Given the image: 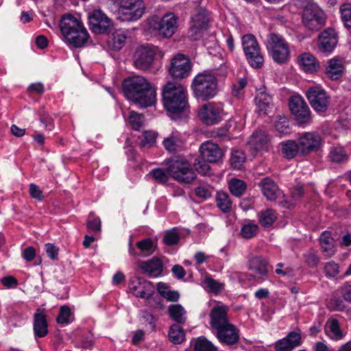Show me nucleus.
Segmentation results:
<instances>
[{
	"label": "nucleus",
	"mask_w": 351,
	"mask_h": 351,
	"mask_svg": "<svg viewBox=\"0 0 351 351\" xmlns=\"http://www.w3.org/2000/svg\"><path fill=\"white\" fill-rule=\"evenodd\" d=\"M123 87L127 98L141 107L147 108L154 104L156 92L144 77L141 75L130 77L124 80Z\"/></svg>",
	"instance_id": "obj_1"
},
{
	"label": "nucleus",
	"mask_w": 351,
	"mask_h": 351,
	"mask_svg": "<svg viewBox=\"0 0 351 351\" xmlns=\"http://www.w3.org/2000/svg\"><path fill=\"white\" fill-rule=\"evenodd\" d=\"M60 29L68 43L75 48L83 47L89 38L82 22L70 14L62 17Z\"/></svg>",
	"instance_id": "obj_2"
},
{
	"label": "nucleus",
	"mask_w": 351,
	"mask_h": 351,
	"mask_svg": "<svg viewBox=\"0 0 351 351\" xmlns=\"http://www.w3.org/2000/svg\"><path fill=\"white\" fill-rule=\"evenodd\" d=\"M165 109L171 113H180L188 104L186 88L179 83L168 82L162 89Z\"/></svg>",
	"instance_id": "obj_3"
},
{
	"label": "nucleus",
	"mask_w": 351,
	"mask_h": 351,
	"mask_svg": "<svg viewBox=\"0 0 351 351\" xmlns=\"http://www.w3.org/2000/svg\"><path fill=\"white\" fill-rule=\"evenodd\" d=\"M192 89L196 98L202 101L209 100L218 92L217 77L208 72L199 73L193 79Z\"/></svg>",
	"instance_id": "obj_4"
},
{
	"label": "nucleus",
	"mask_w": 351,
	"mask_h": 351,
	"mask_svg": "<svg viewBox=\"0 0 351 351\" xmlns=\"http://www.w3.org/2000/svg\"><path fill=\"white\" fill-rule=\"evenodd\" d=\"M167 165L169 174L180 182L189 184L196 178L190 162L184 158H172L168 161Z\"/></svg>",
	"instance_id": "obj_5"
},
{
	"label": "nucleus",
	"mask_w": 351,
	"mask_h": 351,
	"mask_svg": "<svg viewBox=\"0 0 351 351\" xmlns=\"http://www.w3.org/2000/svg\"><path fill=\"white\" fill-rule=\"evenodd\" d=\"M243 49L250 66L255 69L261 68L264 63L263 56L255 36L246 34L242 37Z\"/></svg>",
	"instance_id": "obj_6"
},
{
	"label": "nucleus",
	"mask_w": 351,
	"mask_h": 351,
	"mask_svg": "<svg viewBox=\"0 0 351 351\" xmlns=\"http://www.w3.org/2000/svg\"><path fill=\"white\" fill-rule=\"evenodd\" d=\"M267 48L273 60L278 63L286 62L289 57V47L280 35L271 33L268 36Z\"/></svg>",
	"instance_id": "obj_7"
},
{
	"label": "nucleus",
	"mask_w": 351,
	"mask_h": 351,
	"mask_svg": "<svg viewBox=\"0 0 351 351\" xmlns=\"http://www.w3.org/2000/svg\"><path fill=\"white\" fill-rule=\"evenodd\" d=\"M302 21L309 30L318 31L325 25L326 18L324 12L317 4L308 3L304 8Z\"/></svg>",
	"instance_id": "obj_8"
},
{
	"label": "nucleus",
	"mask_w": 351,
	"mask_h": 351,
	"mask_svg": "<svg viewBox=\"0 0 351 351\" xmlns=\"http://www.w3.org/2000/svg\"><path fill=\"white\" fill-rule=\"evenodd\" d=\"M147 23L149 28L157 30L165 38L171 37L178 27L177 18L173 13L165 15L160 20L153 16Z\"/></svg>",
	"instance_id": "obj_9"
},
{
	"label": "nucleus",
	"mask_w": 351,
	"mask_h": 351,
	"mask_svg": "<svg viewBox=\"0 0 351 351\" xmlns=\"http://www.w3.org/2000/svg\"><path fill=\"white\" fill-rule=\"evenodd\" d=\"M224 115L223 106L221 103L210 102L204 104L199 110V119L207 125H212L220 122Z\"/></svg>",
	"instance_id": "obj_10"
},
{
	"label": "nucleus",
	"mask_w": 351,
	"mask_h": 351,
	"mask_svg": "<svg viewBox=\"0 0 351 351\" xmlns=\"http://www.w3.org/2000/svg\"><path fill=\"white\" fill-rule=\"evenodd\" d=\"M191 25L189 30V37L193 40H197L202 36V33L208 27L209 14L203 8H197L195 14L191 16Z\"/></svg>",
	"instance_id": "obj_11"
},
{
	"label": "nucleus",
	"mask_w": 351,
	"mask_h": 351,
	"mask_svg": "<svg viewBox=\"0 0 351 351\" xmlns=\"http://www.w3.org/2000/svg\"><path fill=\"white\" fill-rule=\"evenodd\" d=\"M158 48L153 45H141L138 47L134 54V64L141 70L149 69L154 60Z\"/></svg>",
	"instance_id": "obj_12"
},
{
	"label": "nucleus",
	"mask_w": 351,
	"mask_h": 351,
	"mask_svg": "<svg viewBox=\"0 0 351 351\" xmlns=\"http://www.w3.org/2000/svg\"><path fill=\"white\" fill-rule=\"evenodd\" d=\"M191 70V64L189 58L183 54H178L171 59L169 68V74L176 80L186 77Z\"/></svg>",
	"instance_id": "obj_13"
},
{
	"label": "nucleus",
	"mask_w": 351,
	"mask_h": 351,
	"mask_svg": "<svg viewBox=\"0 0 351 351\" xmlns=\"http://www.w3.org/2000/svg\"><path fill=\"white\" fill-rule=\"evenodd\" d=\"M90 30L96 34H107L112 31L111 20L101 10H94L88 16Z\"/></svg>",
	"instance_id": "obj_14"
},
{
	"label": "nucleus",
	"mask_w": 351,
	"mask_h": 351,
	"mask_svg": "<svg viewBox=\"0 0 351 351\" xmlns=\"http://www.w3.org/2000/svg\"><path fill=\"white\" fill-rule=\"evenodd\" d=\"M145 5L143 0H121L120 12L123 20L136 21L144 13Z\"/></svg>",
	"instance_id": "obj_15"
},
{
	"label": "nucleus",
	"mask_w": 351,
	"mask_h": 351,
	"mask_svg": "<svg viewBox=\"0 0 351 351\" xmlns=\"http://www.w3.org/2000/svg\"><path fill=\"white\" fill-rule=\"evenodd\" d=\"M306 97L315 111L324 112L327 110L330 97L324 89L319 87L311 88L306 92Z\"/></svg>",
	"instance_id": "obj_16"
},
{
	"label": "nucleus",
	"mask_w": 351,
	"mask_h": 351,
	"mask_svg": "<svg viewBox=\"0 0 351 351\" xmlns=\"http://www.w3.org/2000/svg\"><path fill=\"white\" fill-rule=\"evenodd\" d=\"M289 108L298 123H306L310 121V109L301 97H291L289 101Z\"/></svg>",
	"instance_id": "obj_17"
},
{
	"label": "nucleus",
	"mask_w": 351,
	"mask_h": 351,
	"mask_svg": "<svg viewBox=\"0 0 351 351\" xmlns=\"http://www.w3.org/2000/svg\"><path fill=\"white\" fill-rule=\"evenodd\" d=\"M128 287L134 295L146 300L150 298L155 291L152 282L140 278L130 280Z\"/></svg>",
	"instance_id": "obj_18"
},
{
	"label": "nucleus",
	"mask_w": 351,
	"mask_h": 351,
	"mask_svg": "<svg viewBox=\"0 0 351 351\" xmlns=\"http://www.w3.org/2000/svg\"><path fill=\"white\" fill-rule=\"evenodd\" d=\"M210 325L213 329H235L227 317V310L225 306H215L210 313Z\"/></svg>",
	"instance_id": "obj_19"
},
{
	"label": "nucleus",
	"mask_w": 351,
	"mask_h": 351,
	"mask_svg": "<svg viewBox=\"0 0 351 351\" xmlns=\"http://www.w3.org/2000/svg\"><path fill=\"white\" fill-rule=\"evenodd\" d=\"M199 152L202 159L210 163L218 162L223 155V150L219 146L211 141L202 143L199 147Z\"/></svg>",
	"instance_id": "obj_20"
},
{
	"label": "nucleus",
	"mask_w": 351,
	"mask_h": 351,
	"mask_svg": "<svg viewBox=\"0 0 351 351\" xmlns=\"http://www.w3.org/2000/svg\"><path fill=\"white\" fill-rule=\"evenodd\" d=\"M300 149L303 154L318 150L321 144V136L315 132H306L299 138Z\"/></svg>",
	"instance_id": "obj_21"
},
{
	"label": "nucleus",
	"mask_w": 351,
	"mask_h": 351,
	"mask_svg": "<svg viewBox=\"0 0 351 351\" xmlns=\"http://www.w3.org/2000/svg\"><path fill=\"white\" fill-rule=\"evenodd\" d=\"M269 143L270 140L268 135L263 131L254 132L247 141L250 149L256 153L267 150Z\"/></svg>",
	"instance_id": "obj_22"
},
{
	"label": "nucleus",
	"mask_w": 351,
	"mask_h": 351,
	"mask_svg": "<svg viewBox=\"0 0 351 351\" xmlns=\"http://www.w3.org/2000/svg\"><path fill=\"white\" fill-rule=\"evenodd\" d=\"M337 44V35L334 29L327 28L319 36V49L322 52H331Z\"/></svg>",
	"instance_id": "obj_23"
},
{
	"label": "nucleus",
	"mask_w": 351,
	"mask_h": 351,
	"mask_svg": "<svg viewBox=\"0 0 351 351\" xmlns=\"http://www.w3.org/2000/svg\"><path fill=\"white\" fill-rule=\"evenodd\" d=\"M298 62L300 67L306 73H313L319 68V63L311 53H303L298 56Z\"/></svg>",
	"instance_id": "obj_24"
},
{
	"label": "nucleus",
	"mask_w": 351,
	"mask_h": 351,
	"mask_svg": "<svg viewBox=\"0 0 351 351\" xmlns=\"http://www.w3.org/2000/svg\"><path fill=\"white\" fill-rule=\"evenodd\" d=\"M258 186L264 196L269 201H275L280 194V190L276 182L269 178H263Z\"/></svg>",
	"instance_id": "obj_25"
},
{
	"label": "nucleus",
	"mask_w": 351,
	"mask_h": 351,
	"mask_svg": "<svg viewBox=\"0 0 351 351\" xmlns=\"http://www.w3.org/2000/svg\"><path fill=\"white\" fill-rule=\"evenodd\" d=\"M140 268L149 276L156 277L162 271V263L160 259L154 258L149 261H142L139 264Z\"/></svg>",
	"instance_id": "obj_26"
},
{
	"label": "nucleus",
	"mask_w": 351,
	"mask_h": 351,
	"mask_svg": "<svg viewBox=\"0 0 351 351\" xmlns=\"http://www.w3.org/2000/svg\"><path fill=\"white\" fill-rule=\"evenodd\" d=\"M127 38L128 34L125 31L117 29L108 35L107 44L109 47L118 51L124 46Z\"/></svg>",
	"instance_id": "obj_27"
},
{
	"label": "nucleus",
	"mask_w": 351,
	"mask_h": 351,
	"mask_svg": "<svg viewBox=\"0 0 351 351\" xmlns=\"http://www.w3.org/2000/svg\"><path fill=\"white\" fill-rule=\"evenodd\" d=\"M343 70L342 61L337 58H332L328 62L326 74L330 79L337 80L343 75Z\"/></svg>",
	"instance_id": "obj_28"
},
{
	"label": "nucleus",
	"mask_w": 351,
	"mask_h": 351,
	"mask_svg": "<svg viewBox=\"0 0 351 351\" xmlns=\"http://www.w3.org/2000/svg\"><path fill=\"white\" fill-rule=\"evenodd\" d=\"M256 103L258 112L264 115L268 114L273 108L271 96L264 92H261L256 95Z\"/></svg>",
	"instance_id": "obj_29"
},
{
	"label": "nucleus",
	"mask_w": 351,
	"mask_h": 351,
	"mask_svg": "<svg viewBox=\"0 0 351 351\" xmlns=\"http://www.w3.org/2000/svg\"><path fill=\"white\" fill-rule=\"evenodd\" d=\"M248 268L261 276H267L268 273L267 261L259 256L253 257L249 261Z\"/></svg>",
	"instance_id": "obj_30"
},
{
	"label": "nucleus",
	"mask_w": 351,
	"mask_h": 351,
	"mask_svg": "<svg viewBox=\"0 0 351 351\" xmlns=\"http://www.w3.org/2000/svg\"><path fill=\"white\" fill-rule=\"evenodd\" d=\"M215 202L217 206L221 212L228 213L232 210V202L227 193L217 191L215 195Z\"/></svg>",
	"instance_id": "obj_31"
},
{
	"label": "nucleus",
	"mask_w": 351,
	"mask_h": 351,
	"mask_svg": "<svg viewBox=\"0 0 351 351\" xmlns=\"http://www.w3.org/2000/svg\"><path fill=\"white\" fill-rule=\"evenodd\" d=\"M239 330H217L219 341L228 346L235 344L239 339Z\"/></svg>",
	"instance_id": "obj_32"
},
{
	"label": "nucleus",
	"mask_w": 351,
	"mask_h": 351,
	"mask_svg": "<svg viewBox=\"0 0 351 351\" xmlns=\"http://www.w3.org/2000/svg\"><path fill=\"white\" fill-rule=\"evenodd\" d=\"M319 242L324 252H325L328 256L334 254L335 252V242L334 239L331 237L330 232H323L320 236Z\"/></svg>",
	"instance_id": "obj_33"
},
{
	"label": "nucleus",
	"mask_w": 351,
	"mask_h": 351,
	"mask_svg": "<svg viewBox=\"0 0 351 351\" xmlns=\"http://www.w3.org/2000/svg\"><path fill=\"white\" fill-rule=\"evenodd\" d=\"M165 148L170 153H176L183 147V142L175 136H171L163 141Z\"/></svg>",
	"instance_id": "obj_34"
},
{
	"label": "nucleus",
	"mask_w": 351,
	"mask_h": 351,
	"mask_svg": "<svg viewBox=\"0 0 351 351\" xmlns=\"http://www.w3.org/2000/svg\"><path fill=\"white\" fill-rule=\"evenodd\" d=\"M300 149V144H297L293 141H288L287 142L282 143V152L285 157L287 158H294Z\"/></svg>",
	"instance_id": "obj_35"
},
{
	"label": "nucleus",
	"mask_w": 351,
	"mask_h": 351,
	"mask_svg": "<svg viewBox=\"0 0 351 351\" xmlns=\"http://www.w3.org/2000/svg\"><path fill=\"white\" fill-rule=\"evenodd\" d=\"M193 348L194 351H219L216 346L204 337L195 339Z\"/></svg>",
	"instance_id": "obj_36"
},
{
	"label": "nucleus",
	"mask_w": 351,
	"mask_h": 351,
	"mask_svg": "<svg viewBox=\"0 0 351 351\" xmlns=\"http://www.w3.org/2000/svg\"><path fill=\"white\" fill-rule=\"evenodd\" d=\"M246 184L244 181L233 178L229 182V189L230 193L236 196H241L246 190Z\"/></svg>",
	"instance_id": "obj_37"
},
{
	"label": "nucleus",
	"mask_w": 351,
	"mask_h": 351,
	"mask_svg": "<svg viewBox=\"0 0 351 351\" xmlns=\"http://www.w3.org/2000/svg\"><path fill=\"white\" fill-rule=\"evenodd\" d=\"M136 247L140 250L138 256H149L154 252V245L152 239H145L136 243Z\"/></svg>",
	"instance_id": "obj_38"
},
{
	"label": "nucleus",
	"mask_w": 351,
	"mask_h": 351,
	"mask_svg": "<svg viewBox=\"0 0 351 351\" xmlns=\"http://www.w3.org/2000/svg\"><path fill=\"white\" fill-rule=\"evenodd\" d=\"M328 158L332 162L340 163L346 161L348 158V156L343 147H334L330 149Z\"/></svg>",
	"instance_id": "obj_39"
},
{
	"label": "nucleus",
	"mask_w": 351,
	"mask_h": 351,
	"mask_svg": "<svg viewBox=\"0 0 351 351\" xmlns=\"http://www.w3.org/2000/svg\"><path fill=\"white\" fill-rule=\"evenodd\" d=\"M277 216L272 209H267L260 214L259 223L262 226L268 227L271 226L276 221Z\"/></svg>",
	"instance_id": "obj_40"
},
{
	"label": "nucleus",
	"mask_w": 351,
	"mask_h": 351,
	"mask_svg": "<svg viewBox=\"0 0 351 351\" xmlns=\"http://www.w3.org/2000/svg\"><path fill=\"white\" fill-rule=\"evenodd\" d=\"M73 319V316L70 308L66 305L62 306L56 317V322L60 324H64L71 322Z\"/></svg>",
	"instance_id": "obj_41"
},
{
	"label": "nucleus",
	"mask_w": 351,
	"mask_h": 351,
	"mask_svg": "<svg viewBox=\"0 0 351 351\" xmlns=\"http://www.w3.org/2000/svg\"><path fill=\"white\" fill-rule=\"evenodd\" d=\"M169 312L171 317L178 323H184L185 321L184 308L180 304H173L169 306Z\"/></svg>",
	"instance_id": "obj_42"
},
{
	"label": "nucleus",
	"mask_w": 351,
	"mask_h": 351,
	"mask_svg": "<svg viewBox=\"0 0 351 351\" xmlns=\"http://www.w3.org/2000/svg\"><path fill=\"white\" fill-rule=\"evenodd\" d=\"M231 166L236 169H239L245 160V154L241 150H234L230 157Z\"/></svg>",
	"instance_id": "obj_43"
},
{
	"label": "nucleus",
	"mask_w": 351,
	"mask_h": 351,
	"mask_svg": "<svg viewBox=\"0 0 351 351\" xmlns=\"http://www.w3.org/2000/svg\"><path fill=\"white\" fill-rule=\"evenodd\" d=\"M341 19L344 25L351 29V3H344L340 8Z\"/></svg>",
	"instance_id": "obj_44"
},
{
	"label": "nucleus",
	"mask_w": 351,
	"mask_h": 351,
	"mask_svg": "<svg viewBox=\"0 0 351 351\" xmlns=\"http://www.w3.org/2000/svg\"><path fill=\"white\" fill-rule=\"evenodd\" d=\"M94 336L90 330H86L80 336L79 343L83 349H91L94 343Z\"/></svg>",
	"instance_id": "obj_45"
},
{
	"label": "nucleus",
	"mask_w": 351,
	"mask_h": 351,
	"mask_svg": "<svg viewBox=\"0 0 351 351\" xmlns=\"http://www.w3.org/2000/svg\"><path fill=\"white\" fill-rule=\"evenodd\" d=\"M258 226L257 224L247 223L241 228V234L243 238L249 239L254 237L258 232Z\"/></svg>",
	"instance_id": "obj_46"
},
{
	"label": "nucleus",
	"mask_w": 351,
	"mask_h": 351,
	"mask_svg": "<svg viewBox=\"0 0 351 351\" xmlns=\"http://www.w3.org/2000/svg\"><path fill=\"white\" fill-rule=\"evenodd\" d=\"M143 138L140 143L141 148L148 149L155 144L157 136L155 132L146 131L143 133Z\"/></svg>",
	"instance_id": "obj_47"
},
{
	"label": "nucleus",
	"mask_w": 351,
	"mask_h": 351,
	"mask_svg": "<svg viewBox=\"0 0 351 351\" xmlns=\"http://www.w3.org/2000/svg\"><path fill=\"white\" fill-rule=\"evenodd\" d=\"M48 327L45 315L38 308L34 314V329H47Z\"/></svg>",
	"instance_id": "obj_48"
},
{
	"label": "nucleus",
	"mask_w": 351,
	"mask_h": 351,
	"mask_svg": "<svg viewBox=\"0 0 351 351\" xmlns=\"http://www.w3.org/2000/svg\"><path fill=\"white\" fill-rule=\"evenodd\" d=\"M129 122L133 129L138 130L143 125L144 116L132 111L129 116Z\"/></svg>",
	"instance_id": "obj_49"
},
{
	"label": "nucleus",
	"mask_w": 351,
	"mask_h": 351,
	"mask_svg": "<svg viewBox=\"0 0 351 351\" xmlns=\"http://www.w3.org/2000/svg\"><path fill=\"white\" fill-rule=\"evenodd\" d=\"M149 175L152 176L153 179L158 183L164 184L166 183L169 177L165 171L161 168H156L153 169Z\"/></svg>",
	"instance_id": "obj_50"
},
{
	"label": "nucleus",
	"mask_w": 351,
	"mask_h": 351,
	"mask_svg": "<svg viewBox=\"0 0 351 351\" xmlns=\"http://www.w3.org/2000/svg\"><path fill=\"white\" fill-rule=\"evenodd\" d=\"M180 240L179 234L176 232V229L173 228L171 230H168L165 232L163 238V241L167 245H173L178 243Z\"/></svg>",
	"instance_id": "obj_51"
},
{
	"label": "nucleus",
	"mask_w": 351,
	"mask_h": 351,
	"mask_svg": "<svg viewBox=\"0 0 351 351\" xmlns=\"http://www.w3.org/2000/svg\"><path fill=\"white\" fill-rule=\"evenodd\" d=\"M195 170L200 174L206 176L210 174V167L208 162L202 160V158H197L194 163Z\"/></svg>",
	"instance_id": "obj_52"
},
{
	"label": "nucleus",
	"mask_w": 351,
	"mask_h": 351,
	"mask_svg": "<svg viewBox=\"0 0 351 351\" xmlns=\"http://www.w3.org/2000/svg\"><path fill=\"white\" fill-rule=\"evenodd\" d=\"M185 333L184 330H169L168 337L173 344H180L185 341Z\"/></svg>",
	"instance_id": "obj_53"
},
{
	"label": "nucleus",
	"mask_w": 351,
	"mask_h": 351,
	"mask_svg": "<svg viewBox=\"0 0 351 351\" xmlns=\"http://www.w3.org/2000/svg\"><path fill=\"white\" fill-rule=\"evenodd\" d=\"M305 261L307 265L311 267H316L320 259L317 253L313 250H309L304 254Z\"/></svg>",
	"instance_id": "obj_54"
},
{
	"label": "nucleus",
	"mask_w": 351,
	"mask_h": 351,
	"mask_svg": "<svg viewBox=\"0 0 351 351\" xmlns=\"http://www.w3.org/2000/svg\"><path fill=\"white\" fill-rule=\"evenodd\" d=\"M339 269L338 264L334 261L327 263L324 267L326 275L329 277L335 276L339 271Z\"/></svg>",
	"instance_id": "obj_55"
},
{
	"label": "nucleus",
	"mask_w": 351,
	"mask_h": 351,
	"mask_svg": "<svg viewBox=\"0 0 351 351\" xmlns=\"http://www.w3.org/2000/svg\"><path fill=\"white\" fill-rule=\"evenodd\" d=\"M286 338L294 348L299 346L302 343L301 334L294 330L290 332Z\"/></svg>",
	"instance_id": "obj_56"
},
{
	"label": "nucleus",
	"mask_w": 351,
	"mask_h": 351,
	"mask_svg": "<svg viewBox=\"0 0 351 351\" xmlns=\"http://www.w3.org/2000/svg\"><path fill=\"white\" fill-rule=\"evenodd\" d=\"M276 130L281 134L289 132V123L286 117L280 118L275 124Z\"/></svg>",
	"instance_id": "obj_57"
},
{
	"label": "nucleus",
	"mask_w": 351,
	"mask_h": 351,
	"mask_svg": "<svg viewBox=\"0 0 351 351\" xmlns=\"http://www.w3.org/2000/svg\"><path fill=\"white\" fill-rule=\"evenodd\" d=\"M295 348L286 337L279 340L276 346V351H292Z\"/></svg>",
	"instance_id": "obj_58"
},
{
	"label": "nucleus",
	"mask_w": 351,
	"mask_h": 351,
	"mask_svg": "<svg viewBox=\"0 0 351 351\" xmlns=\"http://www.w3.org/2000/svg\"><path fill=\"white\" fill-rule=\"evenodd\" d=\"M90 217V215L86 223L87 229L93 232H99L101 230V221L99 218L95 217L91 219Z\"/></svg>",
	"instance_id": "obj_59"
},
{
	"label": "nucleus",
	"mask_w": 351,
	"mask_h": 351,
	"mask_svg": "<svg viewBox=\"0 0 351 351\" xmlns=\"http://www.w3.org/2000/svg\"><path fill=\"white\" fill-rule=\"evenodd\" d=\"M29 194L32 198L38 201H43L44 199L43 191L35 184H30Z\"/></svg>",
	"instance_id": "obj_60"
},
{
	"label": "nucleus",
	"mask_w": 351,
	"mask_h": 351,
	"mask_svg": "<svg viewBox=\"0 0 351 351\" xmlns=\"http://www.w3.org/2000/svg\"><path fill=\"white\" fill-rule=\"evenodd\" d=\"M1 282L6 288L16 287L18 285V280L12 276H7L1 279Z\"/></svg>",
	"instance_id": "obj_61"
},
{
	"label": "nucleus",
	"mask_w": 351,
	"mask_h": 351,
	"mask_svg": "<svg viewBox=\"0 0 351 351\" xmlns=\"http://www.w3.org/2000/svg\"><path fill=\"white\" fill-rule=\"evenodd\" d=\"M46 252L48 256L52 260H57L58 255V248L53 244L47 243L45 245Z\"/></svg>",
	"instance_id": "obj_62"
},
{
	"label": "nucleus",
	"mask_w": 351,
	"mask_h": 351,
	"mask_svg": "<svg viewBox=\"0 0 351 351\" xmlns=\"http://www.w3.org/2000/svg\"><path fill=\"white\" fill-rule=\"evenodd\" d=\"M325 332L330 339L335 341L340 340L346 335L343 330H325Z\"/></svg>",
	"instance_id": "obj_63"
},
{
	"label": "nucleus",
	"mask_w": 351,
	"mask_h": 351,
	"mask_svg": "<svg viewBox=\"0 0 351 351\" xmlns=\"http://www.w3.org/2000/svg\"><path fill=\"white\" fill-rule=\"evenodd\" d=\"M341 294L343 298L351 302V285L345 284L340 289Z\"/></svg>",
	"instance_id": "obj_64"
}]
</instances>
